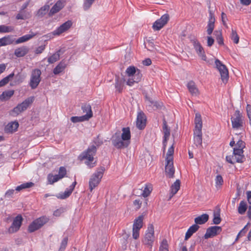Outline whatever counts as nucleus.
Returning <instances> with one entry per match:
<instances>
[{"label": "nucleus", "instance_id": "9", "mask_svg": "<svg viewBox=\"0 0 251 251\" xmlns=\"http://www.w3.org/2000/svg\"><path fill=\"white\" fill-rule=\"evenodd\" d=\"M154 226L153 225H149L145 234L143 243L145 245H148L151 250L152 249L153 243L154 242Z\"/></svg>", "mask_w": 251, "mask_h": 251}, {"label": "nucleus", "instance_id": "29", "mask_svg": "<svg viewBox=\"0 0 251 251\" xmlns=\"http://www.w3.org/2000/svg\"><path fill=\"white\" fill-rule=\"evenodd\" d=\"M194 141L197 147L201 145L202 131H194Z\"/></svg>", "mask_w": 251, "mask_h": 251}, {"label": "nucleus", "instance_id": "36", "mask_svg": "<svg viewBox=\"0 0 251 251\" xmlns=\"http://www.w3.org/2000/svg\"><path fill=\"white\" fill-rule=\"evenodd\" d=\"M49 8L50 6L49 5L46 4L44 5L38 10L36 16L39 18H42L48 12Z\"/></svg>", "mask_w": 251, "mask_h": 251}, {"label": "nucleus", "instance_id": "1", "mask_svg": "<svg viewBox=\"0 0 251 251\" xmlns=\"http://www.w3.org/2000/svg\"><path fill=\"white\" fill-rule=\"evenodd\" d=\"M229 146L233 148V154L232 155H227L226 161L231 164L236 163H243L245 157L244 154V149L246 147L245 143L239 140L235 144L234 138H232L229 143Z\"/></svg>", "mask_w": 251, "mask_h": 251}, {"label": "nucleus", "instance_id": "41", "mask_svg": "<svg viewBox=\"0 0 251 251\" xmlns=\"http://www.w3.org/2000/svg\"><path fill=\"white\" fill-rule=\"evenodd\" d=\"M14 73H12L7 75V76L5 77L3 79H2L0 81V87H2L4 86L5 84H7L8 82L14 77Z\"/></svg>", "mask_w": 251, "mask_h": 251}, {"label": "nucleus", "instance_id": "13", "mask_svg": "<svg viewBox=\"0 0 251 251\" xmlns=\"http://www.w3.org/2000/svg\"><path fill=\"white\" fill-rule=\"evenodd\" d=\"M23 218L21 215H17L13 220L11 226L8 228V232L13 233L18 231L20 228Z\"/></svg>", "mask_w": 251, "mask_h": 251}, {"label": "nucleus", "instance_id": "53", "mask_svg": "<svg viewBox=\"0 0 251 251\" xmlns=\"http://www.w3.org/2000/svg\"><path fill=\"white\" fill-rule=\"evenodd\" d=\"M223 183V179L222 176L221 175L217 176L215 178V184L216 186L218 187V186H221Z\"/></svg>", "mask_w": 251, "mask_h": 251}, {"label": "nucleus", "instance_id": "12", "mask_svg": "<svg viewBox=\"0 0 251 251\" xmlns=\"http://www.w3.org/2000/svg\"><path fill=\"white\" fill-rule=\"evenodd\" d=\"M111 140L113 145L118 149L126 148L129 145V143H126L123 140L119 133H115L112 136Z\"/></svg>", "mask_w": 251, "mask_h": 251}, {"label": "nucleus", "instance_id": "8", "mask_svg": "<svg viewBox=\"0 0 251 251\" xmlns=\"http://www.w3.org/2000/svg\"><path fill=\"white\" fill-rule=\"evenodd\" d=\"M144 216L140 215L133 221L132 226V237L134 239H137L140 236V230L143 226Z\"/></svg>", "mask_w": 251, "mask_h": 251}, {"label": "nucleus", "instance_id": "57", "mask_svg": "<svg viewBox=\"0 0 251 251\" xmlns=\"http://www.w3.org/2000/svg\"><path fill=\"white\" fill-rule=\"evenodd\" d=\"M67 243H68V237H65L62 240V241L61 242L60 247V250H61V249L64 250L67 245Z\"/></svg>", "mask_w": 251, "mask_h": 251}, {"label": "nucleus", "instance_id": "38", "mask_svg": "<svg viewBox=\"0 0 251 251\" xmlns=\"http://www.w3.org/2000/svg\"><path fill=\"white\" fill-rule=\"evenodd\" d=\"M248 205L246 201H240L238 207V212L240 214H244L246 212Z\"/></svg>", "mask_w": 251, "mask_h": 251}, {"label": "nucleus", "instance_id": "27", "mask_svg": "<svg viewBox=\"0 0 251 251\" xmlns=\"http://www.w3.org/2000/svg\"><path fill=\"white\" fill-rule=\"evenodd\" d=\"M121 138L125 142L129 143V144H130L131 134L129 127H127L122 128Z\"/></svg>", "mask_w": 251, "mask_h": 251}, {"label": "nucleus", "instance_id": "32", "mask_svg": "<svg viewBox=\"0 0 251 251\" xmlns=\"http://www.w3.org/2000/svg\"><path fill=\"white\" fill-rule=\"evenodd\" d=\"M209 216L207 214H203L195 218V223L196 225H202L208 220Z\"/></svg>", "mask_w": 251, "mask_h": 251}, {"label": "nucleus", "instance_id": "39", "mask_svg": "<svg viewBox=\"0 0 251 251\" xmlns=\"http://www.w3.org/2000/svg\"><path fill=\"white\" fill-rule=\"evenodd\" d=\"M187 88L190 93L192 94H196L199 92V90L197 88L195 83L192 81L188 83Z\"/></svg>", "mask_w": 251, "mask_h": 251}, {"label": "nucleus", "instance_id": "16", "mask_svg": "<svg viewBox=\"0 0 251 251\" xmlns=\"http://www.w3.org/2000/svg\"><path fill=\"white\" fill-rule=\"evenodd\" d=\"M191 42L199 56L201 59L205 61L206 57L204 53V50L200 43L196 39L191 40Z\"/></svg>", "mask_w": 251, "mask_h": 251}, {"label": "nucleus", "instance_id": "34", "mask_svg": "<svg viewBox=\"0 0 251 251\" xmlns=\"http://www.w3.org/2000/svg\"><path fill=\"white\" fill-rule=\"evenodd\" d=\"M36 35V34L32 32L31 34H26L24 36H23L22 37H21L17 39L15 43L16 44H20L22 43L25 42L26 41H28L30 39H31L32 37L35 36Z\"/></svg>", "mask_w": 251, "mask_h": 251}, {"label": "nucleus", "instance_id": "44", "mask_svg": "<svg viewBox=\"0 0 251 251\" xmlns=\"http://www.w3.org/2000/svg\"><path fill=\"white\" fill-rule=\"evenodd\" d=\"M65 68V65L64 63L60 62L56 67L53 69V73L55 75H57L60 73L62 72L64 68Z\"/></svg>", "mask_w": 251, "mask_h": 251}, {"label": "nucleus", "instance_id": "25", "mask_svg": "<svg viewBox=\"0 0 251 251\" xmlns=\"http://www.w3.org/2000/svg\"><path fill=\"white\" fill-rule=\"evenodd\" d=\"M29 51V48L26 46H22L15 49L14 55L17 57H22L25 55Z\"/></svg>", "mask_w": 251, "mask_h": 251}, {"label": "nucleus", "instance_id": "14", "mask_svg": "<svg viewBox=\"0 0 251 251\" xmlns=\"http://www.w3.org/2000/svg\"><path fill=\"white\" fill-rule=\"evenodd\" d=\"M146 102L148 106V110L151 111L161 108L163 106L162 102L154 100L149 95H146Z\"/></svg>", "mask_w": 251, "mask_h": 251}, {"label": "nucleus", "instance_id": "11", "mask_svg": "<svg viewBox=\"0 0 251 251\" xmlns=\"http://www.w3.org/2000/svg\"><path fill=\"white\" fill-rule=\"evenodd\" d=\"M41 70L38 69H35L31 72L29 86L32 89H35L41 81Z\"/></svg>", "mask_w": 251, "mask_h": 251}, {"label": "nucleus", "instance_id": "2", "mask_svg": "<svg viewBox=\"0 0 251 251\" xmlns=\"http://www.w3.org/2000/svg\"><path fill=\"white\" fill-rule=\"evenodd\" d=\"M126 72L128 76L126 81V84L131 86L134 83H137L141 80L142 75L139 69L136 68L134 66L128 67Z\"/></svg>", "mask_w": 251, "mask_h": 251}, {"label": "nucleus", "instance_id": "4", "mask_svg": "<svg viewBox=\"0 0 251 251\" xmlns=\"http://www.w3.org/2000/svg\"><path fill=\"white\" fill-rule=\"evenodd\" d=\"M105 169L104 167L98 168L96 172L92 176L89 180V189L91 191L98 185L101 181Z\"/></svg>", "mask_w": 251, "mask_h": 251}, {"label": "nucleus", "instance_id": "42", "mask_svg": "<svg viewBox=\"0 0 251 251\" xmlns=\"http://www.w3.org/2000/svg\"><path fill=\"white\" fill-rule=\"evenodd\" d=\"M33 185L34 183L31 182L24 183L19 186H18L16 188V190L20 191L24 189L30 188Z\"/></svg>", "mask_w": 251, "mask_h": 251}, {"label": "nucleus", "instance_id": "43", "mask_svg": "<svg viewBox=\"0 0 251 251\" xmlns=\"http://www.w3.org/2000/svg\"><path fill=\"white\" fill-rule=\"evenodd\" d=\"M12 41L9 36H5L0 39V46H3L10 45Z\"/></svg>", "mask_w": 251, "mask_h": 251}, {"label": "nucleus", "instance_id": "15", "mask_svg": "<svg viewBox=\"0 0 251 251\" xmlns=\"http://www.w3.org/2000/svg\"><path fill=\"white\" fill-rule=\"evenodd\" d=\"M169 15L167 14H164L161 18L156 20L152 25V28L154 30H159L161 29L168 22Z\"/></svg>", "mask_w": 251, "mask_h": 251}, {"label": "nucleus", "instance_id": "63", "mask_svg": "<svg viewBox=\"0 0 251 251\" xmlns=\"http://www.w3.org/2000/svg\"><path fill=\"white\" fill-rule=\"evenodd\" d=\"M247 115L249 118H251V105L248 104L246 107Z\"/></svg>", "mask_w": 251, "mask_h": 251}, {"label": "nucleus", "instance_id": "6", "mask_svg": "<svg viewBox=\"0 0 251 251\" xmlns=\"http://www.w3.org/2000/svg\"><path fill=\"white\" fill-rule=\"evenodd\" d=\"M232 127L233 129L238 130L243 128L244 118L239 110H236L231 118Z\"/></svg>", "mask_w": 251, "mask_h": 251}, {"label": "nucleus", "instance_id": "50", "mask_svg": "<svg viewBox=\"0 0 251 251\" xmlns=\"http://www.w3.org/2000/svg\"><path fill=\"white\" fill-rule=\"evenodd\" d=\"M231 40L233 41L235 44H238L239 43V37L236 32V31L233 29L231 30V34L230 35Z\"/></svg>", "mask_w": 251, "mask_h": 251}, {"label": "nucleus", "instance_id": "59", "mask_svg": "<svg viewBox=\"0 0 251 251\" xmlns=\"http://www.w3.org/2000/svg\"><path fill=\"white\" fill-rule=\"evenodd\" d=\"M207 44L208 47H211L214 42V39L211 36H208L207 37Z\"/></svg>", "mask_w": 251, "mask_h": 251}, {"label": "nucleus", "instance_id": "18", "mask_svg": "<svg viewBox=\"0 0 251 251\" xmlns=\"http://www.w3.org/2000/svg\"><path fill=\"white\" fill-rule=\"evenodd\" d=\"M146 116L145 114L140 111L138 113L136 119V126L139 129H143L146 125Z\"/></svg>", "mask_w": 251, "mask_h": 251}, {"label": "nucleus", "instance_id": "20", "mask_svg": "<svg viewBox=\"0 0 251 251\" xmlns=\"http://www.w3.org/2000/svg\"><path fill=\"white\" fill-rule=\"evenodd\" d=\"M175 172L173 160H166L165 173L167 176L169 178H173Z\"/></svg>", "mask_w": 251, "mask_h": 251}, {"label": "nucleus", "instance_id": "60", "mask_svg": "<svg viewBox=\"0 0 251 251\" xmlns=\"http://www.w3.org/2000/svg\"><path fill=\"white\" fill-rule=\"evenodd\" d=\"M221 18L223 25L226 26V21L227 20L226 15L225 13L222 12L221 14Z\"/></svg>", "mask_w": 251, "mask_h": 251}, {"label": "nucleus", "instance_id": "37", "mask_svg": "<svg viewBox=\"0 0 251 251\" xmlns=\"http://www.w3.org/2000/svg\"><path fill=\"white\" fill-rule=\"evenodd\" d=\"M152 190V186L150 183H147L145 185V187L143 190L142 196L146 198L148 197L151 193Z\"/></svg>", "mask_w": 251, "mask_h": 251}, {"label": "nucleus", "instance_id": "19", "mask_svg": "<svg viewBox=\"0 0 251 251\" xmlns=\"http://www.w3.org/2000/svg\"><path fill=\"white\" fill-rule=\"evenodd\" d=\"M222 231V228L218 226H213L207 228L204 235L206 239L214 237L219 234Z\"/></svg>", "mask_w": 251, "mask_h": 251}, {"label": "nucleus", "instance_id": "45", "mask_svg": "<svg viewBox=\"0 0 251 251\" xmlns=\"http://www.w3.org/2000/svg\"><path fill=\"white\" fill-rule=\"evenodd\" d=\"M95 0H84L83 4V9L84 11L88 10L91 7Z\"/></svg>", "mask_w": 251, "mask_h": 251}, {"label": "nucleus", "instance_id": "40", "mask_svg": "<svg viewBox=\"0 0 251 251\" xmlns=\"http://www.w3.org/2000/svg\"><path fill=\"white\" fill-rule=\"evenodd\" d=\"M60 179L61 178L59 176L57 175H53L52 174H50L48 176V180L49 183L50 184H53Z\"/></svg>", "mask_w": 251, "mask_h": 251}, {"label": "nucleus", "instance_id": "46", "mask_svg": "<svg viewBox=\"0 0 251 251\" xmlns=\"http://www.w3.org/2000/svg\"><path fill=\"white\" fill-rule=\"evenodd\" d=\"M174 153V147L172 145L168 150L166 155V160H173V154Z\"/></svg>", "mask_w": 251, "mask_h": 251}, {"label": "nucleus", "instance_id": "17", "mask_svg": "<svg viewBox=\"0 0 251 251\" xmlns=\"http://www.w3.org/2000/svg\"><path fill=\"white\" fill-rule=\"evenodd\" d=\"M73 25V22L71 20H68L62 24L56 30L52 32L53 35H60L62 33L67 31Z\"/></svg>", "mask_w": 251, "mask_h": 251}, {"label": "nucleus", "instance_id": "21", "mask_svg": "<svg viewBox=\"0 0 251 251\" xmlns=\"http://www.w3.org/2000/svg\"><path fill=\"white\" fill-rule=\"evenodd\" d=\"M209 17L208 25L207 26L206 31H207L208 35H210L212 34V33L213 31V29L214 28V26H215L214 24H215V19L213 12H212V10H211L210 9V7H209Z\"/></svg>", "mask_w": 251, "mask_h": 251}, {"label": "nucleus", "instance_id": "54", "mask_svg": "<svg viewBox=\"0 0 251 251\" xmlns=\"http://www.w3.org/2000/svg\"><path fill=\"white\" fill-rule=\"evenodd\" d=\"M66 173L67 171L66 168L64 167H60L59 168V174L58 175L61 178H62L66 176Z\"/></svg>", "mask_w": 251, "mask_h": 251}, {"label": "nucleus", "instance_id": "52", "mask_svg": "<svg viewBox=\"0 0 251 251\" xmlns=\"http://www.w3.org/2000/svg\"><path fill=\"white\" fill-rule=\"evenodd\" d=\"M15 82L18 83H21L23 82L25 78L24 75L21 73H18L16 75H14Z\"/></svg>", "mask_w": 251, "mask_h": 251}, {"label": "nucleus", "instance_id": "30", "mask_svg": "<svg viewBox=\"0 0 251 251\" xmlns=\"http://www.w3.org/2000/svg\"><path fill=\"white\" fill-rule=\"evenodd\" d=\"M19 126L18 122L15 121L9 123L5 127V131L7 133H12L17 130Z\"/></svg>", "mask_w": 251, "mask_h": 251}, {"label": "nucleus", "instance_id": "22", "mask_svg": "<svg viewBox=\"0 0 251 251\" xmlns=\"http://www.w3.org/2000/svg\"><path fill=\"white\" fill-rule=\"evenodd\" d=\"M76 184V182L75 181L70 186L69 188L67 189L64 192L58 194L56 195V197L59 199H65L68 198L73 191Z\"/></svg>", "mask_w": 251, "mask_h": 251}, {"label": "nucleus", "instance_id": "24", "mask_svg": "<svg viewBox=\"0 0 251 251\" xmlns=\"http://www.w3.org/2000/svg\"><path fill=\"white\" fill-rule=\"evenodd\" d=\"M163 130L164 133V139L163 142L164 146L165 147L166 146L167 140L170 135V129L168 126L167 122L165 119H164L163 122Z\"/></svg>", "mask_w": 251, "mask_h": 251}, {"label": "nucleus", "instance_id": "7", "mask_svg": "<svg viewBox=\"0 0 251 251\" xmlns=\"http://www.w3.org/2000/svg\"><path fill=\"white\" fill-rule=\"evenodd\" d=\"M34 97L31 96L28 98L21 103L19 104L11 112V115L16 116L20 113L25 111L34 100Z\"/></svg>", "mask_w": 251, "mask_h": 251}, {"label": "nucleus", "instance_id": "61", "mask_svg": "<svg viewBox=\"0 0 251 251\" xmlns=\"http://www.w3.org/2000/svg\"><path fill=\"white\" fill-rule=\"evenodd\" d=\"M248 225H246L244 228L240 230V231L239 232V235H241V236H243L245 235L246 232H247L248 228H247Z\"/></svg>", "mask_w": 251, "mask_h": 251}, {"label": "nucleus", "instance_id": "23", "mask_svg": "<svg viewBox=\"0 0 251 251\" xmlns=\"http://www.w3.org/2000/svg\"><path fill=\"white\" fill-rule=\"evenodd\" d=\"M81 109L83 113H86L83 116L85 118L89 120L93 117V112L92 110L91 106L89 104L85 103L81 106Z\"/></svg>", "mask_w": 251, "mask_h": 251}, {"label": "nucleus", "instance_id": "48", "mask_svg": "<svg viewBox=\"0 0 251 251\" xmlns=\"http://www.w3.org/2000/svg\"><path fill=\"white\" fill-rule=\"evenodd\" d=\"M71 121L73 123L81 122L84 121H88L85 117L83 115L81 116H73L71 118Z\"/></svg>", "mask_w": 251, "mask_h": 251}, {"label": "nucleus", "instance_id": "28", "mask_svg": "<svg viewBox=\"0 0 251 251\" xmlns=\"http://www.w3.org/2000/svg\"><path fill=\"white\" fill-rule=\"evenodd\" d=\"M195 128L194 131H201L202 122L201 115L199 113H197L195 114Z\"/></svg>", "mask_w": 251, "mask_h": 251}, {"label": "nucleus", "instance_id": "5", "mask_svg": "<svg viewBox=\"0 0 251 251\" xmlns=\"http://www.w3.org/2000/svg\"><path fill=\"white\" fill-rule=\"evenodd\" d=\"M49 219L45 216H41L33 220L28 226V231L30 233L33 232L41 228L45 224L48 222Z\"/></svg>", "mask_w": 251, "mask_h": 251}, {"label": "nucleus", "instance_id": "33", "mask_svg": "<svg viewBox=\"0 0 251 251\" xmlns=\"http://www.w3.org/2000/svg\"><path fill=\"white\" fill-rule=\"evenodd\" d=\"M199 226L196 224L193 225L187 230L185 238L186 240L189 238L193 233H195L199 228Z\"/></svg>", "mask_w": 251, "mask_h": 251}, {"label": "nucleus", "instance_id": "51", "mask_svg": "<svg viewBox=\"0 0 251 251\" xmlns=\"http://www.w3.org/2000/svg\"><path fill=\"white\" fill-rule=\"evenodd\" d=\"M159 251H169L168 242L166 239H164L161 242Z\"/></svg>", "mask_w": 251, "mask_h": 251}, {"label": "nucleus", "instance_id": "56", "mask_svg": "<svg viewBox=\"0 0 251 251\" xmlns=\"http://www.w3.org/2000/svg\"><path fill=\"white\" fill-rule=\"evenodd\" d=\"M133 205L136 210L140 208L142 205V201L140 200H135L133 201Z\"/></svg>", "mask_w": 251, "mask_h": 251}, {"label": "nucleus", "instance_id": "64", "mask_svg": "<svg viewBox=\"0 0 251 251\" xmlns=\"http://www.w3.org/2000/svg\"><path fill=\"white\" fill-rule=\"evenodd\" d=\"M247 197L248 202L251 204V191L247 192Z\"/></svg>", "mask_w": 251, "mask_h": 251}, {"label": "nucleus", "instance_id": "47", "mask_svg": "<svg viewBox=\"0 0 251 251\" xmlns=\"http://www.w3.org/2000/svg\"><path fill=\"white\" fill-rule=\"evenodd\" d=\"M14 28L11 26H6L5 25H0V33H8L12 32Z\"/></svg>", "mask_w": 251, "mask_h": 251}, {"label": "nucleus", "instance_id": "26", "mask_svg": "<svg viewBox=\"0 0 251 251\" xmlns=\"http://www.w3.org/2000/svg\"><path fill=\"white\" fill-rule=\"evenodd\" d=\"M64 6V4L63 2L60 0L57 1L50 10L49 15L50 16L54 15L62 9Z\"/></svg>", "mask_w": 251, "mask_h": 251}, {"label": "nucleus", "instance_id": "35", "mask_svg": "<svg viewBox=\"0 0 251 251\" xmlns=\"http://www.w3.org/2000/svg\"><path fill=\"white\" fill-rule=\"evenodd\" d=\"M63 51L61 50H58L56 52L52 54L51 56L48 58V61L49 63L52 64L59 60L60 54L63 53Z\"/></svg>", "mask_w": 251, "mask_h": 251}, {"label": "nucleus", "instance_id": "3", "mask_svg": "<svg viewBox=\"0 0 251 251\" xmlns=\"http://www.w3.org/2000/svg\"><path fill=\"white\" fill-rule=\"evenodd\" d=\"M97 151L96 147L93 145L85 151H84L79 156L81 160L86 159L85 163L90 168H93L96 165V162L92 163L94 160V156L95 155Z\"/></svg>", "mask_w": 251, "mask_h": 251}, {"label": "nucleus", "instance_id": "55", "mask_svg": "<svg viewBox=\"0 0 251 251\" xmlns=\"http://www.w3.org/2000/svg\"><path fill=\"white\" fill-rule=\"evenodd\" d=\"M221 219L219 214H215L213 220V223L215 225H218L220 223Z\"/></svg>", "mask_w": 251, "mask_h": 251}, {"label": "nucleus", "instance_id": "31", "mask_svg": "<svg viewBox=\"0 0 251 251\" xmlns=\"http://www.w3.org/2000/svg\"><path fill=\"white\" fill-rule=\"evenodd\" d=\"M180 181L179 179H176V181L171 185L170 188V192L171 198L175 194L177 193L178 191L180 189Z\"/></svg>", "mask_w": 251, "mask_h": 251}, {"label": "nucleus", "instance_id": "10", "mask_svg": "<svg viewBox=\"0 0 251 251\" xmlns=\"http://www.w3.org/2000/svg\"><path fill=\"white\" fill-rule=\"evenodd\" d=\"M215 63L216 68L220 73L222 81L224 83H226L229 78L228 71L227 68L218 59L215 60Z\"/></svg>", "mask_w": 251, "mask_h": 251}, {"label": "nucleus", "instance_id": "62", "mask_svg": "<svg viewBox=\"0 0 251 251\" xmlns=\"http://www.w3.org/2000/svg\"><path fill=\"white\" fill-rule=\"evenodd\" d=\"M28 18V17L26 15H24L22 14H20V13L18 14L16 16V19L18 20H19V19L25 20Z\"/></svg>", "mask_w": 251, "mask_h": 251}, {"label": "nucleus", "instance_id": "58", "mask_svg": "<svg viewBox=\"0 0 251 251\" xmlns=\"http://www.w3.org/2000/svg\"><path fill=\"white\" fill-rule=\"evenodd\" d=\"M45 49V46L42 45L41 46L38 47L36 50H35V53L36 54H40L43 52V51Z\"/></svg>", "mask_w": 251, "mask_h": 251}, {"label": "nucleus", "instance_id": "49", "mask_svg": "<svg viewBox=\"0 0 251 251\" xmlns=\"http://www.w3.org/2000/svg\"><path fill=\"white\" fill-rule=\"evenodd\" d=\"M214 34L216 36L217 41L219 45H224V40L222 36V32L220 31L216 30Z\"/></svg>", "mask_w": 251, "mask_h": 251}]
</instances>
